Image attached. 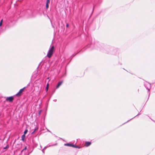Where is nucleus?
<instances>
[{
	"instance_id": "4468645a",
	"label": "nucleus",
	"mask_w": 155,
	"mask_h": 155,
	"mask_svg": "<svg viewBox=\"0 0 155 155\" xmlns=\"http://www.w3.org/2000/svg\"><path fill=\"white\" fill-rule=\"evenodd\" d=\"M41 112V110H40L39 111V112H38V114L39 115H40V114Z\"/></svg>"
},
{
	"instance_id": "39448f33",
	"label": "nucleus",
	"mask_w": 155,
	"mask_h": 155,
	"mask_svg": "<svg viewBox=\"0 0 155 155\" xmlns=\"http://www.w3.org/2000/svg\"><path fill=\"white\" fill-rule=\"evenodd\" d=\"M25 88V87H24L23 88L19 90V91L16 94V96H20L21 95V94L23 92V90H24V89Z\"/></svg>"
},
{
	"instance_id": "423d86ee",
	"label": "nucleus",
	"mask_w": 155,
	"mask_h": 155,
	"mask_svg": "<svg viewBox=\"0 0 155 155\" xmlns=\"http://www.w3.org/2000/svg\"><path fill=\"white\" fill-rule=\"evenodd\" d=\"M62 83H63L62 81H61L59 82L58 83V84L57 85L56 88V89L58 88L62 84Z\"/></svg>"
},
{
	"instance_id": "0eeeda50",
	"label": "nucleus",
	"mask_w": 155,
	"mask_h": 155,
	"mask_svg": "<svg viewBox=\"0 0 155 155\" xmlns=\"http://www.w3.org/2000/svg\"><path fill=\"white\" fill-rule=\"evenodd\" d=\"M50 0H47L46 4V8L48 9V4L50 2Z\"/></svg>"
},
{
	"instance_id": "2eb2a0df",
	"label": "nucleus",
	"mask_w": 155,
	"mask_h": 155,
	"mask_svg": "<svg viewBox=\"0 0 155 155\" xmlns=\"http://www.w3.org/2000/svg\"><path fill=\"white\" fill-rule=\"evenodd\" d=\"M75 147V148H79L78 146H76V145H75V147Z\"/></svg>"
},
{
	"instance_id": "7ed1b4c3",
	"label": "nucleus",
	"mask_w": 155,
	"mask_h": 155,
	"mask_svg": "<svg viewBox=\"0 0 155 155\" xmlns=\"http://www.w3.org/2000/svg\"><path fill=\"white\" fill-rule=\"evenodd\" d=\"M144 85L145 87L148 90V91H149L150 87V84L149 83L146 82L145 84Z\"/></svg>"
},
{
	"instance_id": "ddd939ff",
	"label": "nucleus",
	"mask_w": 155,
	"mask_h": 155,
	"mask_svg": "<svg viewBox=\"0 0 155 155\" xmlns=\"http://www.w3.org/2000/svg\"><path fill=\"white\" fill-rule=\"evenodd\" d=\"M71 147H75V145H74V144H71Z\"/></svg>"
},
{
	"instance_id": "f3484780",
	"label": "nucleus",
	"mask_w": 155,
	"mask_h": 155,
	"mask_svg": "<svg viewBox=\"0 0 155 155\" xmlns=\"http://www.w3.org/2000/svg\"><path fill=\"white\" fill-rule=\"evenodd\" d=\"M26 149H27L26 147H25V148L23 149V150H26Z\"/></svg>"
},
{
	"instance_id": "6ab92c4d",
	"label": "nucleus",
	"mask_w": 155,
	"mask_h": 155,
	"mask_svg": "<svg viewBox=\"0 0 155 155\" xmlns=\"http://www.w3.org/2000/svg\"><path fill=\"white\" fill-rule=\"evenodd\" d=\"M48 85H49V84H48V83L47 84V85H46V87H48Z\"/></svg>"
},
{
	"instance_id": "412c9836",
	"label": "nucleus",
	"mask_w": 155,
	"mask_h": 155,
	"mask_svg": "<svg viewBox=\"0 0 155 155\" xmlns=\"http://www.w3.org/2000/svg\"><path fill=\"white\" fill-rule=\"evenodd\" d=\"M38 129V128H35V131L37 130Z\"/></svg>"
},
{
	"instance_id": "20e7f679",
	"label": "nucleus",
	"mask_w": 155,
	"mask_h": 155,
	"mask_svg": "<svg viewBox=\"0 0 155 155\" xmlns=\"http://www.w3.org/2000/svg\"><path fill=\"white\" fill-rule=\"evenodd\" d=\"M14 99V98L13 97H7L6 99V101H8L9 102H12Z\"/></svg>"
},
{
	"instance_id": "f257e3e1",
	"label": "nucleus",
	"mask_w": 155,
	"mask_h": 155,
	"mask_svg": "<svg viewBox=\"0 0 155 155\" xmlns=\"http://www.w3.org/2000/svg\"><path fill=\"white\" fill-rule=\"evenodd\" d=\"M54 50V47L52 46L49 50L47 54V56L50 58L51 57V55L53 53V52Z\"/></svg>"
},
{
	"instance_id": "6e6552de",
	"label": "nucleus",
	"mask_w": 155,
	"mask_h": 155,
	"mask_svg": "<svg viewBox=\"0 0 155 155\" xmlns=\"http://www.w3.org/2000/svg\"><path fill=\"white\" fill-rule=\"evenodd\" d=\"M91 143L90 142H86L85 143V146L88 147V146H89V145H90L91 144Z\"/></svg>"
},
{
	"instance_id": "9b49d317",
	"label": "nucleus",
	"mask_w": 155,
	"mask_h": 155,
	"mask_svg": "<svg viewBox=\"0 0 155 155\" xmlns=\"http://www.w3.org/2000/svg\"><path fill=\"white\" fill-rule=\"evenodd\" d=\"M3 19H2L0 21V26H1L2 25Z\"/></svg>"
},
{
	"instance_id": "b1692460",
	"label": "nucleus",
	"mask_w": 155,
	"mask_h": 155,
	"mask_svg": "<svg viewBox=\"0 0 155 155\" xmlns=\"http://www.w3.org/2000/svg\"><path fill=\"white\" fill-rule=\"evenodd\" d=\"M49 78H48V79H49Z\"/></svg>"
},
{
	"instance_id": "aec40b11",
	"label": "nucleus",
	"mask_w": 155,
	"mask_h": 155,
	"mask_svg": "<svg viewBox=\"0 0 155 155\" xmlns=\"http://www.w3.org/2000/svg\"><path fill=\"white\" fill-rule=\"evenodd\" d=\"M35 131V130H34L32 133V134H33L34 133Z\"/></svg>"
},
{
	"instance_id": "4be33fe9",
	"label": "nucleus",
	"mask_w": 155,
	"mask_h": 155,
	"mask_svg": "<svg viewBox=\"0 0 155 155\" xmlns=\"http://www.w3.org/2000/svg\"><path fill=\"white\" fill-rule=\"evenodd\" d=\"M23 151V150H21V153H22V152Z\"/></svg>"
},
{
	"instance_id": "9d476101",
	"label": "nucleus",
	"mask_w": 155,
	"mask_h": 155,
	"mask_svg": "<svg viewBox=\"0 0 155 155\" xmlns=\"http://www.w3.org/2000/svg\"><path fill=\"white\" fill-rule=\"evenodd\" d=\"M71 144L70 143H65L64 144V145L66 146H71Z\"/></svg>"
},
{
	"instance_id": "1a4fd4ad",
	"label": "nucleus",
	"mask_w": 155,
	"mask_h": 155,
	"mask_svg": "<svg viewBox=\"0 0 155 155\" xmlns=\"http://www.w3.org/2000/svg\"><path fill=\"white\" fill-rule=\"evenodd\" d=\"M25 136V135L23 134L21 136V140L22 141H24V139Z\"/></svg>"
},
{
	"instance_id": "dca6fc26",
	"label": "nucleus",
	"mask_w": 155,
	"mask_h": 155,
	"mask_svg": "<svg viewBox=\"0 0 155 155\" xmlns=\"http://www.w3.org/2000/svg\"><path fill=\"white\" fill-rule=\"evenodd\" d=\"M69 25L68 24H66V27H69Z\"/></svg>"
},
{
	"instance_id": "f8f14e48",
	"label": "nucleus",
	"mask_w": 155,
	"mask_h": 155,
	"mask_svg": "<svg viewBox=\"0 0 155 155\" xmlns=\"http://www.w3.org/2000/svg\"><path fill=\"white\" fill-rule=\"evenodd\" d=\"M27 132H28V130H25V131L24 132V134L25 135V134Z\"/></svg>"
},
{
	"instance_id": "f03ea898",
	"label": "nucleus",
	"mask_w": 155,
	"mask_h": 155,
	"mask_svg": "<svg viewBox=\"0 0 155 155\" xmlns=\"http://www.w3.org/2000/svg\"><path fill=\"white\" fill-rule=\"evenodd\" d=\"M54 50V47L52 46L49 50L47 54V56L50 58L51 57V55L53 53V52Z\"/></svg>"
},
{
	"instance_id": "5701e85b",
	"label": "nucleus",
	"mask_w": 155,
	"mask_h": 155,
	"mask_svg": "<svg viewBox=\"0 0 155 155\" xmlns=\"http://www.w3.org/2000/svg\"><path fill=\"white\" fill-rule=\"evenodd\" d=\"M42 152H44V151H43V150H42Z\"/></svg>"
},
{
	"instance_id": "a211bd4d",
	"label": "nucleus",
	"mask_w": 155,
	"mask_h": 155,
	"mask_svg": "<svg viewBox=\"0 0 155 155\" xmlns=\"http://www.w3.org/2000/svg\"><path fill=\"white\" fill-rule=\"evenodd\" d=\"M48 87H46V91H47L48 89Z\"/></svg>"
}]
</instances>
